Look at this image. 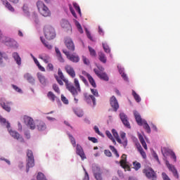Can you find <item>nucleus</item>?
Instances as JSON below:
<instances>
[{
	"label": "nucleus",
	"mask_w": 180,
	"mask_h": 180,
	"mask_svg": "<svg viewBox=\"0 0 180 180\" xmlns=\"http://www.w3.org/2000/svg\"><path fill=\"white\" fill-rule=\"evenodd\" d=\"M105 134L107 137H108V139L112 141L113 144L116 145V140H115V138H113L112 133H110L109 131H105Z\"/></svg>",
	"instance_id": "c9c22d12"
},
{
	"label": "nucleus",
	"mask_w": 180,
	"mask_h": 180,
	"mask_svg": "<svg viewBox=\"0 0 180 180\" xmlns=\"http://www.w3.org/2000/svg\"><path fill=\"white\" fill-rule=\"evenodd\" d=\"M55 51L56 53V57L60 63H64V58H63V55H61V52L58 48H55Z\"/></svg>",
	"instance_id": "b1692460"
},
{
	"label": "nucleus",
	"mask_w": 180,
	"mask_h": 180,
	"mask_svg": "<svg viewBox=\"0 0 180 180\" xmlns=\"http://www.w3.org/2000/svg\"><path fill=\"white\" fill-rule=\"evenodd\" d=\"M65 70L66 72L71 77V78H75V70H74V68L70 65H66L65 66Z\"/></svg>",
	"instance_id": "f3484780"
},
{
	"label": "nucleus",
	"mask_w": 180,
	"mask_h": 180,
	"mask_svg": "<svg viewBox=\"0 0 180 180\" xmlns=\"http://www.w3.org/2000/svg\"><path fill=\"white\" fill-rule=\"evenodd\" d=\"M86 34L88 39H89L90 40H94L92 38V36L91 35V32H89V31H88L87 29H86Z\"/></svg>",
	"instance_id": "e2e57ef3"
},
{
	"label": "nucleus",
	"mask_w": 180,
	"mask_h": 180,
	"mask_svg": "<svg viewBox=\"0 0 180 180\" xmlns=\"http://www.w3.org/2000/svg\"><path fill=\"white\" fill-rule=\"evenodd\" d=\"M56 79L57 81V82L59 84V85H64V83L63 82V79H60L59 77H58V76H56Z\"/></svg>",
	"instance_id": "680f3d73"
},
{
	"label": "nucleus",
	"mask_w": 180,
	"mask_h": 180,
	"mask_svg": "<svg viewBox=\"0 0 180 180\" xmlns=\"http://www.w3.org/2000/svg\"><path fill=\"white\" fill-rule=\"evenodd\" d=\"M1 2H3V4L8 9V11H11V12H15V8L12 7V5L9 3L8 0H1Z\"/></svg>",
	"instance_id": "a878e982"
},
{
	"label": "nucleus",
	"mask_w": 180,
	"mask_h": 180,
	"mask_svg": "<svg viewBox=\"0 0 180 180\" xmlns=\"http://www.w3.org/2000/svg\"><path fill=\"white\" fill-rule=\"evenodd\" d=\"M110 150H111L112 153L115 154L117 158H119L120 157L119 153H117V150H116V148H115V146H110Z\"/></svg>",
	"instance_id": "37998d69"
},
{
	"label": "nucleus",
	"mask_w": 180,
	"mask_h": 180,
	"mask_svg": "<svg viewBox=\"0 0 180 180\" xmlns=\"http://www.w3.org/2000/svg\"><path fill=\"white\" fill-rule=\"evenodd\" d=\"M46 69L49 70V71H53L54 70V65H53L52 63H48Z\"/></svg>",
	"instance_id": "4d7b16f0"
},
{
	"label": "nucleus",
	"mask_w": 180,
	"mask_h": 180,
	"mask_svg": "<svg viewBox=\"0 0 180 180\" xmlns=\"http://www.w3.org/2000/svg\"><path fill=\"white\" fill-rule=\"evenodd\" d=\"M88 140H89V141H91L92 143H98V139L95 137L89 136Z\"/></svg>",
	"instance_id": "13d9d810"
},
{
	"label": "nucleus",
	"mask_w": 180,
	"mask_h": 180,
	"mask_svg": "<svg viewBox=\"0 0 180 180\" xmlns=\"http://www.w3.org/2000/svg\"><path fill=\"white\" fill-rule=\"evenodd\" d=\"M134 115L136 120V123L139 124V126H143V122L146 121V120H143L141 118V116L140 115V113L137 111L134 112Z\"/></svg>",
	"instance_id": "aec40b11"
},
{
	"label": "nucleus",
	"mask_w": 180,
	"mask_h": 180,
	"mask_svg": "<svg viewBox=\"0 0 180 180\" xmlns=\"http://www.w3.org/2000/svg\"><path fill=\"white\" fill-rule=\"evenodd\" d=\"M163 157H165L166 155H168V154H171L172 153V150L167 148H163L161 150Z\"/></svg>",
	"instance_id": "e433bc0d"
},
{
	"label": "nucleus",
	"mask_w": 180,
	"mask_h": 180,
	"mask_svg": "<svg viewBox=\"0 0 180 180\" xmlns=\"http://www.w3.org/2000/svg\"><path fill=\"white\" fill-rule=\"evenodd\" d=\"M47 96H48L49 99L50 101H51L52 102H54L57 98V96H56L54 95V93H53V91L48 92Z\"/></svg>",
	"instance_id": "f704fd0d"
},
{
	"label": "nucleus",
	"mask_w": 180,
	"mask_h": 180,
	"mask_svg": "<svg viewBox=\"0 0 180 180\" xmlns=\"http://www.w3.org/2000/svg\"><path fill=\"white\" fill-rule=\"evenodd\" d=\"M121 167H122L124 169H125V171H131V168H130V166L126 164V162L125 164H123L122 165H121Z\"/></svg>",
	"instance_id": "864d4df0"
},
{
	"label": "nucleus",
	"mask_w": 180,
	"mask_h": 180,
	"mask_svg": "<svg viewBox=\"0 0 180 180\" xmlns=\"http://www.w3.org/2000/svg\"><path fill=\"white\" fill-rule=\"evenodd\" d=\"M69 139L73 147H75V146H77V142L75 141V139L74 138V136H72V135L71 134H69Z\"/></svg>",
	"instance_id": "3c124183"
},
{
	"label": "nucleus",
	"mask_w": 180,
	"mask_h": 180,
	"mask_svg": "<svg viewBox=\"0 0 180 180\" xmlns=\"http://www.w3.org/2000/svg\"><path fill=\"white\" fill-rule=\"evenodd\" d=\"M60 26L63 29H65L66 32H70L72 33V27H71V24L67 20H62L60 22Z\"/></svg>",
	"instance_id": "f8f14e48"
},
{
	"label": "nucleus",
	"mask_w": 180,
	"mask_h": 180,
	"mask_svg": "<svg viewBox=\"0 0 180 180\" xmlns=\"http://www.w3.org/2000/svg\"><path fill=\"white\" fill-rule=\"evenodd\" d=\"M0 123L4 124V126L7 127L8 133L12 137H13L15 140H18V141H20V143H25V139H23V137H22V136H20V133L11 129V124L6 122V119L2 117L0 118Z\"/></svg>",
	"instance_id": "f03ea898"
},
{
	"label": "nucleus",
	"mask_w": 180,
	"mask_h": 180,
	"mask_svg": "<svg viewBox=\"0 0 180 180\" xmlns=\"http://www.w3.org/2000/svg\"><path fill=\"white\" fill-rule=\"evenodd\" d=\"M76 153L77 154V155H79L82 160H86V156L85 155L84 149L82 148V146L79 144H77L76 146Z\"/></svg>",
	"instance_id": "4468645a"
},
{
	"label": "nucleus",
	"mask_w": 180,
	"mask_h": 180,
	"mask_svg": "<svg viewBox=\"0 0 180 180\" xmlns=\"http://www.w3.org/2000/svg\"><path fill=\"white\" fill-rule=\"evenodd\" d=\"M61 101L65 103V105H68L69 103L68 99H67V98L63 94L61 95Z\"/></svg>",
	"instance_id": "6e6d98bb"
},
{
	"label": "nucleus",
	"mask_w": 180,
	"mask_h": 180,
	"mask_svg": "<svg viewBox=\"0 0 180 180\" xmlns=\"http://www.w3.org/2000/svg\"><path fill=\"white\" fill-rule=\"evenodd\" d=\"M37 6L38 8V11L39 13L42 15V16H44L45 18H47V16H50L51 15V13L50 12V10L49 8L43 3L41 1H38L37 2Z\"/></svg>",
	"instance_id": "7ed1b4c3"
},
{
	"label": "nucleus",
	"mask_w": 180,
	"mask_h": 180,
	"mask_svg": "<svg viewBox=\"0 0 180 180\" xmlns=\"http://www.w3.org/2000/svg\"><path fill=\"white\" fill-rule=\"evenodd\" d=\"M37 77L39 81V82L42 84V85H47V79H46V77L44 75H43V74H41V72H38L37 74Z\"/></svg>",
	"instance_id": "412c9836"
},
{
	"label": "nucleus",
	"mask_w": 180,
	"mask_h": 180,
	"mask_svg": "<svg viewBox=\"0 0 180 180\" xmlns=\"http://www.w3.org/2000/svg\"><path fill=\"white\" fill-rule=\"evenodd\" d=\"M90 91L91 92V94H93V96H94V98H98L99 96V93L98 92V91L95 89H90Z\"/></svg>",
	"instance_id": "8fccbe9b"
},
{
	"label": "nucleus",
	"mask_w": 180,
	"mask_h": 180,
	"mask_svg": "<svg viewBox=\"0 0 180 180\" xmlns=\"http://www.w3.org/2000/svg\"><path fill=\"white\" fill-rule=\"evenodd\" d=\"M39 58H40V60H42V61L44 62L46 64H49V63H50V56L47 54H41L39 56Z\"/></svg>",
	"instance_id": "5701e85b"
},
{
	"label": "nucleus",
	"mask_w": 180,
	"mask_h": 180,
	"mask_svg": "<svg viewBox=\"0 0 180 180\" xmlns=\"http://www.w3.org/2000/svg\"><path fill=\"white\" fill-rule=\"evenodd\" d=\"M132 96H134V98L136 102L141 101V98H140V96H139V94H137V93H136V91H134V90L132 91Z\"/></svg>",
	"instance_id": "a19ab883"
},
{
	"label": "nucleus",
	"mask_w": 180,
	"mask_h": 180,
	"mask_svg": "<svg viewBox=\"0 0 180 180\" xmlns=\"http://www.w3.org/2000/svg\"><path fill=\"white\" fill-rule=\"evenodd\" d=\"M98 60L103 64H106V61H108L106 56L103 52L98 53Z\"/></svg>",
	"instance_id": "c85d7f7f"
},
{
	"label": "nucleus",
	"mask_w": 180,
	"mask_h": 180,
	"mask_svg": "<svg viewBox=\"0 0 180 180\" xmlns=\"http://www.w3.org/2000/svg\"><path fill=\"white\" fill-rule=\"evenodd\" d=\"M133 168L135 171H139L141 168V164L137 161L132 162Z\"/></svg>",
	"instance_id": "72a5a7b5"
},
{
	"label": "nucleus",
	"mask_w": 180,
	"mask_h": 180,
	"mask_svg": "<svg viewBox=\"0 0 180 180\" xmlns=\"http://www.w3.org/2000/svg\"><path fill=\"white\" fill-rule=\"evenodd\" d=\"M25 79H27L30 84H34V78L32 77V75L30 73H25L24 75Z\"/></svg>",
	"instance_id": "cd10ccee"
},
{
	"label": "nucleus",
	"mask_w": 180,
	"mask_h": 180,
	"mask_svg": "<svg viewBox=\"0 0 180 180\" xmlns=\"http://www.w3.org/2000/svg\"><path fill=\"white\" fill-rule=\"evenodd\" d=\"M88 80L90 83V85H91L93 88H96V83L95 82V80L94 79V77H92V76H89V77H88Z\"/></svg>",
	"instance_id": "ea45409f"
},
{
	"label": "nucleus",
	"mask_w": 180,
	"mask_h": 180,
	"mask_svg": "<svg viewBox=\"0 0 180 180\" xmlns=\"http://www.w3.org/2000/svg\"><path fill=\"white\" fill-rule=\"evenodd\" d=\"M94 71L96 75H97L98 78H101V79H103V81H109V77H108V75H106V73L99 72L98 69H94Z\"/></svg>",
	"instance_id": "dca6fc26"
},
{
	"label": "nucleus",
	"mask_w": 180,
	"mask_h": 180,
	"mask_svg": "<svg viewBox=\"0 0 180 180\" xmlns=\"http://www.w3.org/2000/svg\"><path fill=\"white\" fill-rule=\"evenodd\" d=\"M24 122L31 130H34L36 129V124H34V120H33L32 117L25 116L24 117Z\"/></svg>",
	"instance_id": "6e6552de"
},
{
	"label": "nucleus",
	"mask_w": 180,
	"mask_h": 180,
	"mask_svg": "<svg viewBox=\"0 0 180 180\" xmlns=\"http://www.w3.org/2000/svg\"><path fill=\"white\" fill-rule=\"evenodd\" d=\"M112 134L115 139L117 140V143H119L120 144H123V143L122 142V139H120V137H119V134L117 133V131H116V129H112Z\"/></svg>",
	"instance_id": "bb28decb"
},
{
	"label": "nucleus",
	"mask_w": 180,
	"mask_h": 180,
	"mask_svg": "<svg viewBox=\"0 0 180 180\" xmlns=\"http://www.w3.org/2000/svg\"><path fill=\"white\" fill-rule=\"evenodd\" d=\"M53 89L56 94H60V88L56 84H53Z\"/></svg>",
	"instance_id": "603ef678"
},
{
	"label": "nucleus",
	"mask_w": 180,
	"mask_h": 180,
	"mask_svg": "<svg viewBox=\"0 0 180 180\" xmlns=\"http://www.w3.org/2000/svg\"><path fill=\"white\" fill-rule=\"evenodd\" d=\"M85 101L89 105L96 106V98L93 95L85 96Z\"/></svg>",
	"instance_id": "2eb2a0df"
},
{
	"label": "nucleus",
	"mask_w": 180,
	"mask_h": 180,
	"mask_svg": "<svg viewBox=\"0 0 180 180\" xmlns=\"http://www.w3.org/2000/svg\"><path fill=\"white\" fill-rule=\"evenodd\" d=\"M82 60H83L84 64H85L86 65H89L90 64L89 59L86 58V57L83 56Z\"/></svg>",
	"instance_id": "5fc2aeb1"
},
{
	"label": "nucleus",
	"mask_w": 180,
	"mask_h": 180,
	"mask_svg": "<svg viewBox=\"0 0 180 180\" xmlns=\"http://www.w3.org/2000/svg\"><path fill=\"white\" fill-rule=\"evenodd\" d=\"M75 26L78 30V32H79V33L81 34L84 33V30H82V26H81V24L79 23V22H78L77 20H75Z\"/></svg>",
	"instance_id": "58836bf2"
},
{
	"label": "nucleus",
	"mask_w": 180,
	"mask_h": 180,
	"mask_svg": "<svg viewBox=\"0 0 180 180\" xmlns=\"http://www.w3.org/2000/svg\"><path fill=\"white\" fill-rule=\"evenodd\" d=\"M170 155L172 156V158H173L174 161L176 162V155H175V153L172 151Z\"/></svg>",
	"instance_id": "69168bd1"
},
{
	"label": "nucleus",
	"mask_w": 180,
	"mask_h": 180,
	"mask_svg": "<svg viewBox=\"0 0 180 180\" xmlns=\"http://www.w3.org/2000/svg\"><path fill=\"white\" fill-rule=\"evenodd\" d=\"M110 105L111 106V108H112L114 112H117V110H119V102L117 101V99L116 98V97L115 96H112V97H110Z\"/></svg>",
	"instance_id": "1a4fd4ad"
},
{
	"label": "nucleus",
	"mask_w": 180,
	"mask_h": 180,
	"mask_svg": "<svg viewBox=\"0 0 180 180\" xmlns=\"http://www.w3.org/2000/svg\"><path fill=\"white\" fill-rule=\"evenodd\" d=\"M79 78H80L81 80H82V82H84V84L85 85H88V81H86V79H85V78L84 77V76L80 75V76H79Z\"/></svg>",
	"instance_id": "0e129e2a"
},
{
	"label": "nucleus",
	"mask_w": 180,
	"mask_h": 180,
	"mask_svg": "<svg viewBox=\"0 0 180 180\" xmlns=\"http://www.w3.org/2000/svg\"><path fill=\"white\" fill-rule=\"evenodd\" d=\"M37 180H47L44 174L39 172L37 176Z\"/></svg>",
	"instance_id": "c03bdc74"
},
{
	"label": "nucleus",
	"mask_w": 180,
	"mask_h": 180,
	"mask_svg": "<svg viewBox=\"0 0 180 180\" xmlns=\"http://www.w3.org/2000/svg\"><path fill=\"white\" fill-rule=\"evenodd\" d=\"M84 171H85V174H84V177L83 178V180H89V175L88 174V172L85 169Z\"/></svg>",
	"instance_id": "774afa93"
},
{
	"label": "nucleus",
	"mask_w": 180,
	"mask_h": 180,
	"mask_svg": "<svg viewBox=\"0 0 180 180\" xmlns=\"http://www.w3.org/2000/svg\"><path fill=\"white\" fill-rule=\"evenodd\" d=\"M166 164L167 166H169L170 171H172L174 175V177L176 178V179H179V174H178V171L176 170V169H175V167H174L173 166H171L168 161H166Z\"/></svg>",
	"instance_id": "4be33fe9"
},
{
	"label": "nucleus",
	"mask_w": 180,
	"mask_h": 180,
	"mask_svg": "<svg viewBox=\"0 0 180 180\" xmlns=\"http://www.w3.org/2000/svg\"><path fill=\"white\" fill-rule=\"evenodd\" d=\"M0 105L1 108L6 110V112H11V106H12V102L4 101V99L0 100Z\"/></svg>",
	"instance_id": "ddd939ff"
},
{
	"label": "nucleus",
	"mask_w": 180,
	"mask_h": 180,
	"mask_svg": "<svg viewBox=\"0 0 180 180\" xmlns=\"http://www.w3.org/2000/svg\"><path fill=\"white\" fill-rule=\"evenodd\" d=\"M0 40L3 41V43H6L7 46H13V44H16V41L11 38H6L2 35V32L0 30Z\"/></svg>",
	"instance_id": "9d476101"
},
{
	"label": "nucleus",
	"mask_w": 180,
	"mask_h": 180,
	"mask_svg": "<svg viewBox=\"0 0 180 180\" xmlns=\"http://www.w3.org/2000/svg\"><path fill=\"white\" fill-rule=\"evenodd\" d=\"M44 33L47 40H53V39H56V30L53 28V27H45L44 28Z\"/></svg>",
	"instance_id": "20e7f679"
},
{
	"label": "nucleus",
	"mask_w": 180,
	"mask_h": 180,
	"mask_svg": "<svg viewBox=\"0 0 180 180\" xmlns=\"http://www.w3.org/2000/svg\"><path fill=\"white\" fill-rule=\"evenodd\" d=\"M58 75L59 78L63 81L65 84L66 89L72 94V96L75 98V96H78V92H81V86L79 85V82L78 81V79H74V84L72 83H70L68 79H65L64 77V75L63 74V72L61 71V69H58Z\"/></svg>",
	"instance_id": "f257e3e1"
},
{
	"label": "nucleus",
	"mask_w": 180,
	"mask_h": 180,
	"mask_svg": "<svg viewBox=\"0 0 180 180\" xmlns=\"http://www.w3.org/2000/svg\"><path fill=\"white\" fill-rule=\"evenodd\" d=\"M41 43L44 44V47L48 49V50H51L53 49V46L50 44L46 39H43V37H40Z\"/></svg>",
	"instance_id": "2f4dec72"
},
{
	"label": "nucleus",
	"mask_w": 180,
	"mask_h": 180,
	"mask_svg": "<svg viewBox=\"0 0 180 180\" xmlns=\"http://www.w3.org/2000/svg\"><path fill=\"white\" fill-rule=\"evenodd\" d=\"M137 150L139 151V153H140L141 157L146 160V158H147V154H146V152L144 151V150L143 149V148L141 147V145H139L137 146Z\"/></svg>",
	"instance_id": "7c9ffc66"
},
{
	"label": "nucleus",
	"mask_w": 180,
	"mask_h": 180,
	"mask_svg": "<svg viewBox=\"0 0 180 180\" xmlns=\"http://www.w3.org/2000/svg\"><path fill=\"white\" fill-rule=\"evenodd\" d=\"M143 173L148 179H157V173L151 167L143 169Z\"/></svg>",
	"instance_id": "0eeeda50"
},
{
	"label": "nucleus",
	"mask_w": 180,
	"mask_h": 180,
	"mask_svg": "<svg viewBox=\"0 0 180 180\" xmlns=\"http://www.w3.org/2000/svg\"><path fill=\"white\" fill-rule=\"evenodd\" d=\"M104 154H105L107 157H111V156H112V152H110V150H104Z\"/></svg>",
	"instance_id": "052dcab7"
},
{
	"label": "nucleus",
	"mask_w": 180,
	"mask_h": 180,
	"mask_svg": "<svg viewBox=\"0 0 180 180\" xmlns=\"http://www.w3.org/2000/svg\"><path fill=\"white\" fill-rule=\"evenodd\" d=\"M139 139L140 143H141L142 146L145 150H148V148H147V143H146V141L144 140V137H143V135L139 134Z\"/></svg>",
	"instance_id": "c756f323"
},
{
	"label": "nucleus",
	"mask_w": 180,
	"mask_h": 180,
	"mask_svg": "<svg viewBox=\"0 0 180 180\" xmlns=\"http://www.w3.org/2000/svg\"><path fill=\"white\" fill-rule=\"evenodd\" d=\"M103 49L105 53H108V54H110V48H109V45H108L106 42L103 43Z\"/></svg>",
	"instance_id": "4c0bfd02"
},
{
	"label": "nucleus",
	"mask_w": 180,
	"mask_h": 180,
	"mask_svg": "<svg viewBox=\"0 0 180 180\" xmlns=\"http://www.w3.org/2000/svg\"><path fill=\"white\" fill-rule=\"evenodd\" d=\"M93 172L94 175H98V174H102L101 172V168L95 166L93 167Z\"/></svg>",
	"instance_id": "a18cd8bd"
},
{
	"label": "nucleus",
	"mask_w": 180,
	"mask_h": 180,
	"mask_svg": "<svg viewBox=\"0 0 180 180\" xmlns=\"http://www.w3.org/2000/svg\"><path fill=\"white\" fill-rule=\"evenodd\" d=\"M65 44L70 51H75V45L71 38H65Z\"/></svg>",
	"instance_id": "9b49d317"
},
{
	"label": "nucleus",
	"mask_w": 180,
	"mask_h": 180,
	"mask_svg": "<svg viewBox=\"0 0 180 180\" xmlns=\"http://www.w3.org/2000/svg\"><path fill=\"white\" fill-rule=\"evenodd\" d=\"M89 51L90 53V56L92 57H96V51L92 47L89 46Z\"/></svg>",
	"instance_id": "09e8293b"
},
{
	"label": "nucleus",
	"mask_w": 180,
	"mask_h": 180,
	"mask_svg": "<svg viewBox=\"0 0 180 180\" xmlns=\"http://www.w3.org/2000/svg\"><path fill=\"white\" fill-rule=\"evenodd\" d=\"M121 158L122 160L120 161V165H123V164H126L127 155H126V154H123Z\"/></svg>",
	"instance_id": "de8ad7c7"
},
{
	"label": "nucleus",
	"mask_w": 180,
	"mask_h": 180,
	"mask_svg": "<svg viewBox=\"0 0 180 180\" xmlns=\"http://www.w3.org/2000/svg\"><path fill=\"white\" fill-rule=\"evenodd\" d=\"M142 126H143V129L147 131L148 133H151V128H150V125H148V123H147V121H143L142 122Z\"/></svg>",
	"instance_id": "473e14b6"
},
{
	"label": "nucleus",
	"mask_w": 180,
	"mask_h": 180,
	"mask_svg": "<svg viewBox=\"0 0 180 180\" xmlns=\"http://www.w3.org/2000/svg\"><path fill=\"white\" fill-rule=\"evenodd\" d=\"M153 158H155V160H156V161H158V162H159L160 164V159L158 158V155H157V153L153 152Z\"/></svg>",
	"instance_id": "338daca9"
},
{
	"label": "nucleus",
	"mask_w": 180,
	"mask_h": 180,
	"mask_svg": "<svg viewBox=\"0 0 180 180\" xmlns=\"http://www.w3.org/2000/svg\"><path fill=\"white\" fill-rule=\"evenodd\" d=\"M73 6L75 11H77V13H79V15L81 16L82 13H81V8H79V5H78V4L77 3H73Z\"/></svg>",
	"instance_id": "49530a36"
},
{
	"label": "nucleus",
	"mask_w": 180,
	"mask_h": 180,
	"mask_svg": "<svg viewBox=\"0 0 180 180\" xmlns=\"http://www.w3.org/2000/svg\"><path fill=\"white\" fill-rule=\"evenodd\" d=\"M120 117L124 127H127L128 129H130V122H129V120H127V115H126V114L123 112H121L120 114Z\"/></svg>",
	"instance_id": "a211bd4d"
},
{
	"label": "nucleus",
	"mask_w": 180,
	"mask_h": 180,
	"mask_svg": "<svg viewBox=\"0 0 180 180\" xmlns=\"http://www.w3.org/2000/svg\"><path fill=\"white\" fill-rule=\"evenodd\" d=\"M63 53L66 56L68 60L72 63H79V56H78L77 53L71 54L65 49L63 50Z\"/></svg>",
	"instance_id": "423d86ee"
},
{
	"label": "nucleus",
	"mask_w": 180,
	"mask_h": 180,
	"mask_svg": "<svg viewBox=\"0 0 180 180\" xmlns=\"http://www.w3.org/2000/svg\"><path fill=\"white\" fill-rule=\"evenodd\" d=\"M13 58H14L18 65H20V64H22V58H20L19 53L14 52L13 53Z\"/></svg>",
	"instance_id": "393cba45"
},
{
	"label": "nucleus",
	"mask_w": 180,
	"mask_h": 180,
	"mask_svg": "<svg viewBox=\"0 0 180 180\" xmlns=\"http://www.w3.org/2000/svg\"><path fill=\"white\" fill-rule=\"evenodd\" d=\"M96 180H103L102 179V173H98V174L94 175Z\"/></svg>",
	"instance_id": "bf43d9fd"
},
{
	"label": "nucleus",
	"mask_w": 180,
	"mask_h": 180,
	"mask_svg": "<svg viewBox=\"0 0 180 180\" xmlns=\"http://www.w3.org/2000/svg\"><path fill=\"white\" fill-rule=\"evenodd\" d=\"M27 172H29V168L34 167V156H33V152L31 150L27 151Z\"/></svg>",
	"instance_id": "39448f33"
},
{
	"label": "nucleus",
	"mask_w": 180,
	"mask_h": 180,
	"mask_svg": "<svg viewBox=\"0 0 180 180\" xmlns=\"http://www.w3.org/2000/svg\"><path fill=\"white\" fill-rule=\"evenodd\" d=\"M120 137L124 143V146H127V139H126V133L122 132L120 134Z\"/></svg>",
	"instance_id": "79ce46f5"
},
{
	"label": "nucleus",
	"mask_w": 180,
	"mask_h": 180,
	"mask_svg": "<svg viewBox=\"0 0 180 180\" xmlns=\"http://www.w3.org/2000/svg\"><path fill=\"white\" fill-rule=\"evenodd\" d=\"M36 126L39 131H44L47 129V125L43 121H37Z\"/></svg>",
	"instance_id": "6ab92c4d"
}]
</instances>
